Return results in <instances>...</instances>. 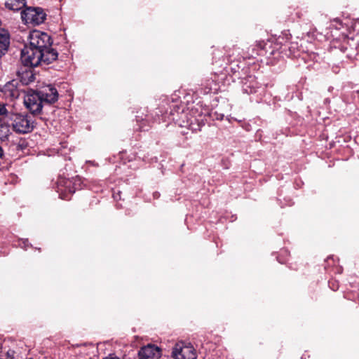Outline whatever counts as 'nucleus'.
<instances>
[{
  "instance_id": "obj_2",
  "label": "nucleus",
  "mask_w": 359,
  "mask_h": 359,
  "mask_svg": "<svg viewBox=\"0 0 359 359\" xmlns=\"http://www.w3.org/2000/svg\"><path fill=\"white\" fill-rule=\"evenodd\" d=\"M176 121L180 127L187 128L193 132L200 131L205 126L204 116L195 108H192L187 112L182 111L180 118L176 119Z\"/></svg>"
},
{
  "instance_id": "obj_14",
  "label": "nucleus",
  "mask_w": 359,
  "mask_h": 359,
  "mask_svg": "<svg viewBox=\"0 0 359 359\" xmlns=\"http://www.w3.org/2000/svg\"><path fill=\"white\" fill-rule=\"evenodd\" d=\"M5 5L10 10L19 11L25 6L26 0H7Z\"/></svg>"
},
{
  "instance_id": "obj_7",
  "label": "nucleus",
  "mask_w": 359,
  "mask_h": 359,
  "mask_svg": "<svg viewBox=\"0 0 359 359\" xmlns=\"http://www.w3.org/2000/svg\"><path fill=\"white\" fill-rule=\"evenodd\" d=\"M275 46L277 49L280 50L281 53L288 57L295 55L299 50L298 43L292 41L288 38H279Z\"/></svg>"
},
{
  "instance_id": "obj_4",
  "label": "nucleus",
  "mask_w": 359,
  "mask_h": 359,
  "mask_svg": "<svg viewBox=\"0 0 359 359\" xmlns=\"http://www.w3.org/2000/svg\"><path fill=\"white\" fill-rule=\"evenodd\" d=\"M11 119L13 131L18 134L31 133L35 127L32 117L27 114H15Z\"/></svg>"
},
{
  "instance_id": "obj_1",
  "label": "nucleus",
  "mask_w": 359,
  "mask_h": 359,
  "mask_svg": "<svg viewBox=\"0 0 359 359\" xmlns=\"http://www.w3.org/2000/svg\"><path fill=\"white\" fill-rule=\"evenodd\" d=\"M29 44L21 51L20 60L26 67L48 65L56 60L57 52L51 48V37L45 32L33 30L29 35Z\"/></svg>"
},
{
  "instance_id": "obj_13",
  "label": "nucleus",
  "mask_w": 359,
  "mask_h": 359,
  "mask_svg": "<svg viewBox=\"0 0 359 359\" xmlns=\"http://www.w3.org/2000/svg\"><path fill=\"white\" fill-rule=\"evenodd\" d=\"M28 67V69H25L22 73L18 72L19 76L20 78V81L24 85H28L30 83L34 81L35 80V76L33 74L32 69H30L31 67Z\"/></svg>"
},
{
  "instance_id": "obj_17",
  "label": "nucleus",
  "mask_w": 359,
  "mask_h": 359,
  "mask_svg": "<svg viewBox=\"0 0 359 359\" xmlns=\"http://www.w3.org/2000/svg\"><path fill=\"white\" fill-rule=\"evenodd\" d=\"M150 127H151V126L147 118L142 119L140 126H139V130L145 131V130H148Z\"/></svg>"
},
{
  "instance_id": "obj_12",
  "label": "nucleus",
  "mask_w": 359,
  "mask_h": 359,
  "mask_svg": "<svg viewBox=\"0 0 359 359\" xmlns=\"http://www.w3.org/2000/svg\"><path fill=\"white\" fill-rule=\"evenodd\" d=\"M259 87L258 82L256 81L255 78L252 76H248L245 79V81H243V88L246 93H254Z\"/></svg>"
},
{
  "instance_id": "obj_9",
  "label": "nucleus",
  "mask_w": 359,
  "mask_h": 359,
  "mask_svg": "<svg viewBox=\"0 0 359 359\" xmlns=\"http://www.w3.org/2000/svg\"><path fill=\"white\" fill-rule=\"evenodd\" d=\"M44 104H53L58 100V92L52 85H48L36 90Z\"/></svg>"
},
{
  "instance_id": "obj_20",
  "label": "nucleus",
  "mask_w": 359,
  "mask_h": 359,
  "mask_svg": "<svg viewBox=\"0 0 359 359\" xmlns=\"http://www.w3.org/2000/svg\"><path fill=\"white\" fill-rule=\"evenodd\" d=\"M273 51H271V52L270 53V55H273Z\"/></svg>"
},
{
  "instance_id": "obj_10",
  "label": "nucleus",
  "mask_w": 359,
  "mask_h": 359,
  "mask_svg": "<svg viewBox=\"0 0 359 359\" xmlns=\"http://www.w3.org/2000/svg\"><path fill=\"white\" fill-rule=\"evenodd\" d=\"M161 355V349L154 344H148L140 348L139 359H158Z\"/></svg>"
},
{
  "instance_id": "obj_19",
  "label": "nucleus",
  "mask_w": 359,
  "mask_h": 359,
  "mask_svg": "<svg viewBox=\"0 0 359 359\" xmlns=\"http://www.w3.org/2000/svg\"><path fill=\"white\" fill-rule=\"evenodd\" d=\"M3 154H4L3 149H2L1 147L0 146V158L2 157Z\"/></svg>"
},
{
  "instance_id": "obj_16",
  "label": "nucleus",
  "mask_w": 359,
  "mask_h": 359,
  "mask_svg": "<svg viewBox=\"0 0 359 359\" xmlns=\"http://www.w3.org/2000/svg\"><path fill=\"white\" fill-rule=\"evenodd\" d=\"M10 133L9 126L0 123V140L2 141L8 140Z\"/></svg>"
},
{
  "instance_id": "obj_18",
  "label": "nucleus",
  "mask_w": 359,
  "mask_h": 359,
  "mask_svg": "<svg viewBox=\"0 0 359 359\" xmlns=\"http://www.w3.org/2000/svg\"><path fill=\"white\" fill-rule=\"evenodd\" d=\"M211 90H212L211 87H205L203 90V93H205V94L209 93L211 92Z\"/></svg>"
},
{
  "instance_id": "obj_5",
  "label": "nucleus",
  "mask_w": 359,
  "mask_h": 359,
  "mask_svg": "<svg viewBox=\"0 0 359 359\" xmlns=\"http://www.w3.org/2000/svg\"><path fill=\"white\" fill-rule=\"evenodd\" d=\"M46 14L41 8H26L21 12L22 20L25 24L39 25L46 20Z\"/></svg>"
},
{
  "instance_id": "obj_6",
  "label": "nucleus",
  "mask_w": 359,
  "mask_h": 359,
  "mask_svg": "<svg viewBox=\"0 0 359 359\" xmlns=\"http://www.w3.org/2000/svg\"><path fill=\"white\" fill-rule=\"evenodd\" d=\"M172 357L174 359H196L197 354L191 344L180 341L172 348Z\"/></svg>"
},
{
  "instance_id": "obj_11",
  "label": "nucleus",
  "mask_w": 359,
  "mask_h": 359,
  "mask_svg": "<svg viewBox=\"0 0 359 359\" xmlns=\"http://www.w3.org/2000/svg\"><path fill=\"white\" fill-rule=\"evenodd\" d=\"M10 45V35L7 30L0 29V57L4 55Z\"/></svg>"
},
{
  "instance_id": "obj_8",
  "label": "nucleus",
  "mask_w": 359,
  "mask_h": 359,
  "mask_svg": "<svg viewBox=\"0 0 359 359\" xmlns=\"http://www.w3.org/2000/svg\"><path fill=\"white\" fill-rule=\"evenodd\" d=\"M24 102L26 107L33 114H39L44 104L36 91L27 95Z\"/></svg>"
},
{
  "instance_id": "obj_3",
  "label": "nucleus",
  "mask_w": 359,
  "mask_h": 359,
  "mask_svg": "<svg viewBox=\"0 0 359 359\" xmlns=\"http://www.w3.org/2000/svg\"><path fill=\"white\" fill-rule=\"evenodd\" d=\"M80 188L81 180L79 177H59L56 182V191L63 200H70L71 195Z\"/></svg>"
},
{
  "instance_id": "obj_15",
  "label": "nucleus",
  "mask_w": 359,
  "mask_h": 359,
  "mask_svg": "<svg viewBox=\"0 0 359 359\" xmlns=\"http://www.w3.org/2000/svg\"><path fill=\"white\" fill-rule=\"evenodd\" d=\"M15 81H12L6 84L5 86V91L10 92V96L13 97H18L19 95L18 90L17 89L15 85L13 83Z\"/></svg>"
}]
</instances>
